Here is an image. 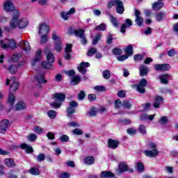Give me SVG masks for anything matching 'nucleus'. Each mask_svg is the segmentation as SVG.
<instances>
[{
    "label": "nucleus",
    "mask_w": 178,
    "mask_h": 178,
    "mask_svg": "<svg viewBox=\"0 0 178 178\" xmlns=\"http://www.w3.org/2000/svg\"><path fill=\"white\" fill-rule=\"evenodd\" d=\"M3 9L7 12H14V15L13 16V19L10 21V29L13 30V29H16L17 26V20L19 19V10H16L13 3L9 0H6L3 3Z\"/></svg>",
    "instance_id": "nucleus-1"
},
{
    "label": "nucleus",
    "mask_w": 178,
    "mask_h": 178,
    "mask_svg": "<svg viewBox=\"0 0 178 178\" xmlns=\"http://www.w3.org/2000/svg\"><path fill=\"white\" fill-rule=\"evenodd\" d=\"M44 55H46L47 60L42 63V66L44 69H52V63L55 62V56L51 49L47 48L44 49Z\"/></svg>",
    "instance_id": "nucleus-2"
},
{
    "label": "nucleus",
    "mask_w": 178,
    "mask_h": 178,
    "mask_svg": "<svg viewBox=\"0 0 178 178\" xmlns=\"http://www.w3.org/2000/svg\"><path fill=\"white\" fill-rule=\"evenodd\" d=\"M52 99H54V102L50 104L51 106L53 108H58L62 106V102L65 101L66 95L63 93H54L51 97Z\"/></svg>",
    "instance_id": "nucleus-3"
},
{
    "label": "nucleus",
    "mask_w": 178,
    "mask_h": 178,
    "mask_svg": "<svg viewBox=\"0 0 178 178\" xmlns=\"http://www.w3.org/2000/svg\"><path fill=\"white\" fill-rule=\"evenodd\" d=\"M0 45L2 49H15L16 48V42L13 39H5L0 41Z\"/></svg>",
    "instance_id": "nucleus-4"
},
{
    "label": "nucleus",
    "mask_w": 178,
    "mask_h": 178,
    "mask_svg": "<svg viewBox=\"0 0 178 178\" xmlns=\"http://www.w3.org/2000/svg\"><path fill=\"white\" fill-rule=\"evenodd\" d=\"M137 91L140 94H144L145 92V87H147V79H142L139 81V84L136 86Z\"/></svg>",
    "instance_id": "nucleus-5"
},
{
    "label": "nucleus",
    "mask_w": 178,
    "mask_h": 178,
    "mask_svg": "<svg viewBox=\"0 0 178 178\" xmlns=\"http://www.w3.org/2000/svg\"><path fill=\"white\" fill-rule=\"evenodd\" d=\"M134 15L136 16L135 22L136 24H138L139 27H141L143 26V22H144V19L143 17H141V12L137 9H135Z\"/></svg>",
    "instance_id": "nucleus-6"
},
{
    "label": "nucleus",
    "mask_w": 178,
    "mask_h": 178,
    "mask_svg": "<svg viewBox=\"0 0 178 178\" xmlns=\"http://www.w3.org/2000/svg\"><path fill=\"white\" fill-rule=\"evenodd\" d=\"M79 106L76 102L72 101L70 102L69 107L67 108V112L68 115H73L76 112V108Z\"/></svg>",
    "instance_id": "nucleus-7"
},
{
    "label": "nucleus",
    "mask_w": 178,
    "mask_h": 178,
    "mask_svg": "<svg viewBox=\"0 0 178 178\" xmlns=\"http://www.w3.org/2000/svg\"><path fill=\"white\" fill-rule=\"evenodd\" d=\"M144 154L145 156H148L149 158H155V156L159 155V151L156 149H153L152 150L147 149L145 150Z\"/></svg>",
    "instance_id": "nucleus-8"
},
{
    "label": "nucleus",
    "mask_w": 178,
    "mask_h": 178,
    "mask_svg": "<svg viewBox=\"0 0 178 178\" xmlns=\"http://www.w3.org/2000/svg\"><path fill=\"white\" fill-rule=\"evenodd\" d=\"M115 8L117 13H119V15H123V13L124 12V6H123L122 1L116 0Z\"/></svg>",
    "instance_id": "nucleus-9"
},
{
    "label": "nucleus",
    "mask_w": 178,
    "mask_h": 178,
    "mask_svg": "<svg viewBox=\"0 0 178 178\" xmlns=\"http://www.w3.org/2000/svg\"><path fill=\"white\" fill-rule=\"evenodd\" d=\"M86 67H90V63L87 62H83L80 63V65L77 67L78 71L81 74H86L87 73V70Z\"/></svg>",
    "instance_id": "nucleus-10"
},
{
    "label": "nucleus",
    "mask_w": 178,
    "mask_h": 178,
    "mask_svg": "<svg viewBox=\"0 0 178 178\" xmlns=\"http://www.w3.org/2000/svg\"><path fill=\"white\" fill-rule=\"evenodd\" d=\"M49 31V27L45 24H42L39 26V35H47Z\"/></svg>",
    "instance_id": "nucleus-11"
},
{
    "label": "nucleus",
    "mask_w": 178,
    "mask_h": 178,
    "mask_svg": "<svg viewBox=\"0 0 178 178\" xmlns=\"http://www.w3.org/2000/svg\"><path fill=\"white\" fill-rule=\"evenodd\" d=\"M9 127V121L3 120L0 122V133H6Z\"/></svg>",
    "instance_id": "nucleus-12"
},
{
    "label": "nucleus",
    "mask_w": 178,
    "mask_h": 178,
    "mask_svg": "<svg viewBox=\"0 0 178 178\" xmlns=\"http://www.w3.org/2000/svg\"><path fill=\"white\" fill-rule=\"evenodd\" d=\"M19 47L21 48V49H22L23 51H30V49H31V47H30V43H29V42L27 41H24V40H21L19 42Z\"/></svg>",
    "instance_id": "nucleus-13"
},
{
    "label": "nucleus",
    "mask_w": 178,
    "mask_h": 178,
    "mask_svg": "<svg viewBox=\"0 0 178 178\" xmlns=\"http://www.w3.org/2000/svg\"><path fill=\"white\" fill-rule=\"evenodd\" d=\"M131 26H133V22L130 19H127L125 20V23L121 26V28H120L121 33L124 34V33H126V29H129V27H130Z\"/></svg>",
    "instance_id": "nucleus-14"
},
{
    "label": "nucleus",
    "mask_w": 178,
    "mask_h": 178,
    "mask_svg": "<svg viewBox=\"0 0 178 178\" xmlns=\"http://www.w3.org/2000/svg\"><path fill=\"white\" fill-rule=\"evenodd\" d=\"M28 24L29 20L27 18H22L19 20V22L17 21L16 27H17L18 25L19 29H25V27H27Z\"/></svg>",
    "instance_id": "nucleus-15"
},
{
    "label": "nucleus",
    "mask_w": 178,
    "mask_h": 178,
    "mask_svg": "<svg viewBox=\"0 0 178 178\" xmlns=\"http://www.w3.org/2000/svg\"><path fill=\"white\" fill-rule=\"evenodd\" d=\"M162 102H163V98L160 96H156L154 98V102H153L154 108H159V105H161V104H162Z\"/></svg>",
    "instance_id": "nucleus-16"
},
{
    "label": "nucleus",
    "mask_w": 178,
    "mask_h": 178,
    "mask_svg": "<svg viewBox=\"0 0 178 178\" xmlns=\"http://www.w3.org/2000/svg\"><path fill=\"white\" fill-rule=\"evenodd\" d=\"M20 148L22 149H25V152L26 154H31L33 153V147L26 144V143H22L20 145Z\"/></svg>",
    "instance_id": "nucleus-17"
},
{
    "label": "nucleus",
    "mask_w": 178,
    "mask_h": 178,
    "mask_svg": "<svg viewBox=\"0 0 178 178\" xmlns=\"http://www.w3.org/2000/svg\"><path fill=\"white\" fill-rule=\"evenodd\" d=\"M119 145V141L115 140L113 139H110L108 142V148H113V149H116V147Z\"/></svg>",
    "instance_id": "nucleus-18"
},
{
    "label": "nucleus",
    "mask_w": 178,
    "mask_h": 178,
    "mask_svg": "<svg viewBox=\"0 0 178 178\" xmlns=\"http://www.w3.org/2000/svg\"><path fill=\"white\" fill-rule=\"evenodd\" d=\"M100 178H109L115 177V174H113L111 171H102L99 175Z\"/></svg>",
    "instance_id": "nucleus-19"
},
{
    "label": "nucleus",
    "mask_w": 178,
    "mask_h": 178,
    "mask_svg": "<svg viewBox=\"0 0 178 178\" xmlns=\"http://www.w3.org/2000/svg\"><path fill=\"white\" fill-rule=\"evenodd\" d=\"M169 79H170V75L168 74L159 76V80L162 84H168L169 83Z\"/></svg>",
    "instance_id": "nucleus-20"
},
{
    "label": "nucleus",
    "mask_w": 178,
    "mask_h": 178,
    "mask_svg": "<svg viewBox=\"0 0 178 178\" xmlns=\"http://www.w3.org/2000/svg\"><path fill=\"white\" fill-rule=\"evenodd\" d=\"M164 6L165 3L163 2H156L152 4V8L153 10H161Z\"/></svg>",
    "instance_id": "nucleus-21"
},
{
    "label": "nucleus",
    "mask_w": 178,
    "mask_h": 178,
    "mask_svg": "<svg viewBox=\"0 0 178 178\" xmlns=\"http://www.w3.org/2000/svg\"><path fill=\"white\" fill-rule=\"evenodd\" d=\"M140 76L143 77V76H147L148 74V67L145 65H141L139 68Z\"/></svg>",
    "instance_id": "nucleus-22"
},
{
    "label": "nucleus",
    "mask_w": 178,
    "mask_h": 178,
    "mask_svg": "<svg viewBox=\"0 0 178 178\" xmlns=\"http://www.w3.org/2000/svg\"><path fill=\"white\" fill-rule=\"evenodd\" d=\"M4 163L8 168H15L16 164H15V161L12 159H6L4 160Z\"/></svg>",
    "instance_id": "nucleus-23"
},
{
    "label": "nucleus",
    "mask_w": 178,
    "mask_h": 178,
    "mask_svg": "<svg viewBox=\"0 0 178 178\" xmlns=\"http://www.w3.org/2000/svg\"><path fill=\"white\" fill-rule=\"evenodd\" d=\"M98 112V110L95 107H91L90 110L88 111V116L90 118H94V116L97 115V113Z\"/></svg>",
    "instance_id": "nucleus-24"
},
{
    "label": "nucleus",
    "mask_w": 178,
    "mask_h": 178,
    "mask_svg": "<svg viewBox=\"0 0 178 178\" xmlns=\"http://www.w3.org/2000/svg\"><path fill=\"white\" fill-rule=\"evenodd\" d=\"M166 17V13L164 12H159L156 14V20L157 22H162Z\"/></svg>",
    "instance_id": "nucleus-25"
},
{
    "label": "nucleus",
    "mask_w": 178,
    "mask_h": 178,
    "mask_svg": "<svg viewBox=\"0 0 178 178\" xmlns=\"http://www.w3.org/2000/svg\"><path fill=\"white\" fill-rule=\"evenodd\" d=\"M155 118V114L148 115L147 114H142L140 115V120H154V118Z\"/></svg>",
    "instance_id": "nucleus-26"
},
{
    "label": "nucleus",
    "mask_w": 178,
    "mask_h": 178,
    "mask_svg": "<svg viewBox=\"0 0 178 178\" xmlns=\"http://www.w3.org/2000/svg\"><path fill=\"white\" fill-rule=\"evenodd\" d=\"M118 170L120 173H123V172H127L129 170V167L124 163H120L118 165Z\"/></svg>",
    "instance_id": "nucleus-27"
},
{
    "label": "nucleus",
    "mask_w": 178,
    "mask_h": 178,
    "mask_svg": "<svg viewBox=\"0 0 178 178\" xmlns=\"http://www.w3.org/2000/svg\"><path fill=\"white\" fill-rule=\"evenodd\" d=\"M41 56H42L41 49H38L36 52V56H35V59L33 60V61L32 63L33 66L35 65L36 62H38V61L41 60Z\"/></svg>",
    "instance_id": "nucleus-28"
},
{
    "label": "nucleus",
    "mask_w": 178,
    "mask_h": 178,
    "mask_svg": "<svg viewBox=\"0 0 178 178\" xmlns=\"http://www.w3.org/2000/svg\"><path fill=\"white\" fill-rule=\"evenodd\" d=\"M124 52L128 56H131L133 55V45L129 44L128 45L124 50Z\"/></svg>",
    "instance_id": "nucleus-29"
},
{
    "label": "nucleus",
    "mask_w": 178,
    "mask_h": 178,
    "mask_svg": "<svg viewBox=\"0 0 178 178\" xmlns=\"http://www.w3.org/2000/svg\"><path fill=\"white\" fill-rule=\"evenodd\" d=\"M81 81V78L79 76H74L73 78L71 79V84L72 86H77Z\"/></svg>",
    "instance_id": "nucleus-30"
},
{
    "label": "nucleus",
    "mask_w": 178,
    "mask_h": 178,
    "mask_svg": "<svg viewBox=\"0 0 178 178\" xmlns=\"http://www.w3.org/2000/svg\"><path fill=\"white\" fill-rule=\"evenodd\" d=\"M35 80L39 84H41V83H47V80H44V74H42L36 75Z\"/></svg>",
    "instance_id": "nucleus-31"
},
{
    "label": "nucleus",
    "mask_w": 178,
    "mask_h": 178,
    "mask_svg": "<svg viewBox=\"0 0 178 178\" xmlns=\"http://www.w3.org/2000/svg\"><path fill=\"white\" fill-rule=\"evenodd\" d=\"M101 37H102V33H99L95 35V36L93 38V40H92L93 45H97V44H98V42L99 41V40H101Z\"/></svg>",
    "instance_id": "nucleus-32"
},
{
    "label": "nucleus",
    "mask_w": 178,
    "mask_h": 178,
    "mask_svg": "<svg viewBox=\"0 0 178 178\" xmlns=\"http://www.w3.org/2000/svg\"><path fill=\"white\" fill-rule=\"evenodd\" d=\"M24 109H26V103L24 102H19L16 105V110L17 111H23Z\"/></svg>",
    "instance_id": "nucleus-33"
},
{
    "label": "nucleus",
    "mask_w": 178,
    "mask_h": 178,
    "mask_svg": "<svg viewBox=\"0 0 178 178\" xmlns=\"http://www.w3.org/2000/svg\"><path fill=\"white\" fill-rule=\"evenodd\" d=\"M111 22L114 27H119V24H120V22H119V20H118V19L113 16L111 17Z\"/></svg>",
    "instance_id": "nucleus-34"
},
{
    "label": "nucleus",
    "mask_w": 178,
    "mask_h": 178,
    "mask_svg": "<svg viewBox=\"0 0 178 178\" xmlns=\"http://www.w3.org/2000/svg\"><path fill=\"white\" fill-rule=\"evenodd\" d=\"M106 24H101L95 28L97 31H106Z\"/></svg>",
    "instance_id": "nucleus-35"
},
{
    "label": "nucleus",
    "mask_w": 178,
    "mask_h": 178,
    "mask_svg": "<svg viewBox=\"0 0 178 178\" xmlns=\"http://www.w3.org/2000/svg\"><path fill=\"white\" fill-rule=\"evenodd\" d=\"M95 159L92 156H88L84 160V163L86 165H92L94 163Z\"/></svg>",
    "instance_id": "nucleus-36"
},
{
    "label": "nucleus",
    "mask_w": 178,
    "mask_h": 178,
    "mask_svg": "<svg viewBox=\"0 0 178 178\" xmlns=\"http://www.w3.org/2000/svg\"><path fill=\"white\" fill-rule=\"evenodd\" d=\"M74 34L76 35V37H79V38H81L85 36L84 30H82V29H80L79 31L74 30Z\"/></svg>",
    "instance_id": "nucleus-37"
},
{
    "label": "nucleus",
    "mask_w": 178,
    "mask_h": 178,
    "mask_svg": "<svg viewBox=\"0 0 178 178\" xmlns=\"http://www.w3.org/2000/svg\"><path fill=\"white\" fill-rule=\"evenodd\" d=\"M51 37L54 41H55L56 42H60L61 38L58 35V34L56 33V31H54L51 33Z\"/></svg>",
    "instance_id": "nucleus-38"
},
{
    "label": "nucleus",
    "mask_w": 178,
    "mask_h": 178,
    "mask_svg": "<svg viewBox=\"0 0 178 178\" xmlns=\"http://www.w3.org/2000/svg\"><path fill=\"white\" fill-rule=\"evenodd\" d=\"M27 140L31 143H34L37 140V135L35 134H31L27 136Z\"/></svg>",
    "instance_id": "nucleus-39"
},
{
    "label": "nucleus",
    "mask_w": 178,
    "mask_h": 178,
    "mask_svg": "<svg viewBox=\"0 0 178 178\" xmlns=\"http://www.w3.org/2000/svg\"><path fill=\"white\" fill-rule=\"evenodd\" d=\"M136 169L138 172H140V173L144 172V164L141 162H138L136 163Z\"/></svg>",
    "instance_id": "nucleus-40"
},
{
    "label": "nucleus",
    "mask_w": 178,
    "mask_h": 178,
    "mask_svg": "<svg viewBox=\"0 0 178 178\" xmlns=\"http://www.w3.org/2000/svg\"><path fill=\"white\" fill-rule=\"evenodd\" d=\"M138 131L140 134H147V128L144 124H141L138 127Z\"/></svg>",
    "instance_id": "nucleus-41"
},
{
    "label": "nucleus",
    "mask_w": 178,
    "mask_h": 178,
    "mask_svg": "<svg viewBox=\"0 0 178 178\" xmlns=\"http://www.w3.org/2000/svg\"><path fill=\"white\" fill-rule=\"evenodd\" d=\"M102 76L104 79H106V80H108V79H111V72L109 70H106L103 71Z\"/></svg>",
    "instance_id": "nucleus-42"
},
{
    "label": "nucleus",
    "mask_w": 178,
    "mask_h": 178,
    "mask_svg": "<svg viewBox=\"0 0 178 178\" xmlns=\"http://www.w3.org/2000/svg\"><path fill=\"white\" fill-rule=\"evenodd\" d=\"M54 49L56 52H60V51L62 50V44L60 43V42L55 43Z\"/></svg>",
    "instance_id": "nucleus-43"
},
{
    "label": "nucleus",
    "mask_w": 178,
    "mask_h": 178,
    "mask_svg": "<svg viewBox=\"0 0 178 178\" xmlns=\"http://www.w3.org/2000/svg\"><path fill=\"white\" fill-rule=\"evenodd\" d=\"M131 102H129L128 100H124L122 102V106L125 108L126 109H130L131 108Z\"/></svg>",
    "instance_id": "nucleus-44"
},
{
    "label": "nucleus",
    "mask_w": 178,
    "mask_h": 178,
    "mask_svg": "<svg viewBox=\"0 0 178 178\" xmlns=\"http://www.w3.org/2000/svg\"><path fill=\"white\" fill-rule=\"evenodd\" d=\"M127 134H129V136H134L137 134V129L134 128H129L127 129Z\"/></svg>",
    "instance_id": "nucleus-45"
},
{
    "label": "nucleus",
    "mask_w": 178,
    "mask_h": 178,
    "mask_svg": "<svg viewBox=\"0 0 178 178\" xmlns=\"http://www.w3.org/2000/svg\"><path fill=\"white\" fill-rule=\"evenodd\" d=\"M19 86H20L19 82H14L10 87V91H16L19 88Z\"/></svg>",
    "instance_id": "nucleus-46"
},
{
    "label": "nucleus",
    "mask_w": 178,
    "mask_h": 178,
    "mask_svg": "<svg viewBox=\"0 0 178 178\" xmlns=\"http://www.w3.org/2000/svg\"><path fill=\"white\" fill-rule=\"evenodd\" d=\"M47 115L50 119H55L56 118V112L54 110L49 111Z\"/></svg>",
    "instance_id": "nucleus-47"
},
{
    "label": "nucleus",
    "mask_w": 178,
    "mask_h": 178,
    "mask_svg": "<svg viewBox=\"0 0 178 178\" xmlns=\"http://www.w3.org/2000/svg\"><path fill=\"white\" fill-rule=\"evenodd\" d=\"M123 106V103H122V100L118 99L115 102V109H119V108H122Z\"/></svg>",
    "instance_id": "nucleus-48"
},
{
    "label": "nucleus",
    "mask_w": 178,
    "mask_h": 178,
    "mask_svg": "<svg viewBox=\"0 0 178 178\" xmlns=\"http://www.w3.org/2000/svg\"><path fill=\"white\" fill-rule=\"evenodd\" d=\"M31 175H33L34 176H38L40 175V170L35 168H32L30 170Z\"/></svg>",
    "instance_id": "nucleus-49"
},
{
    "label": "nucleus",
    "mask_w": 178,
    "mask_h": 178,
    "mask_svg": "<svg viewBox=\"0 0 178 178\" xmlns=\"http://www.w3.org/2000/svg\"><path fill=\"white\" fill-rule=\"evenodd\" d=\"M33 131L37 134H42V131H44V129L40 127L35 126L33 127Z\"/></svg>",
    "instance_id": "nucleus-50"
},
{
    "label": "nucleus",
    "mask_w": 178,
    "mask_h": 178,
    "mask_svg": "<svg viewBox=\"0 0 178 178\" xmlns=\"http://www.w3.org/2000/svg\"><path fill=\"white\" fill-rule=\"evenodd\" d=\"M8 102L10 104L11 106H13V104H15V95L13 94L10 93L8 95Z\"/></svg>",
    "instance_id": "nucleus-51"
},
{
    "label": "nucleus",
    "mask_w": 178,
    "mask_h": 178,
    "mask_svg": "<svg viewBox=\"0 0 178 178\" xmlns=\"http://www.w3.org/2000/svg\"><path fill=\"white\" fill-rule=\"evenodd\" d=\"M36 159L38 162H42L45 161V154L40 153L38 156H36Z\"/></svg>",
    "instance_id": "nucleus-52"
},
{
    "label": "nucleus",
    "mask_w": 178,
    "mask_h": 178,
    "mask_svg": "<svg viewBox=\"0 0 178 178\" xmlns=\"http://www.w3.org/2000/svg\"><path fill=\"white\" fill-rule=\"evenodd\" d=\"M60 16L63 20H67L70 15H68L67 12L63 11L60 13Z\"/></svg>",
    "instance_id": "nucleus-53"
},
{
    "label": "nucleus",
    "mask_w": 178,
    "mask_h": 178,
    "mask_svg": "<svg viewBox=\"0 0 178 178\" xmlns=\"http://www.w3.org/2000/svg\"><path fill=\"white\" fill-rule=\"evenodd\" d=\"M61 143H69V136L67 135H63L60 137Z\"/></svg>",
    "instance_id": "nucleus-54"
},
{
    "label": "nucleus",
    "mask_w": 178,
    "mask_h": 178,
    "mask_svg": "<svg viewBox=\"0 0 178 178\" xmlns=\"http://www.w3.org/2000/svg\"><path fill=\"white\" fill-rule=\"evenodd\" d=\"M8 70L10 73H11L12 74H15V73L17 72V67L16 65H11L10 66Z\"/></svg>",
    "instance_id": "nucleus-55"
},
{
    "label": "nucleus",
    "mask_w": 178,
    "mask_h": 178,
    "mask_svg": "<svg viewBox=\"0 0 178 178\" xmlns=\"http://www.w3.org/2000/svg\"><path fill=\"white\" fill-rule=\"evenodd\" d=\"M159 124H166L168 123V117L163 116L160 118V120L159 121Z\"/></svg>",
    "instance_id": "nucleus-56"
},
{
    "label": "nucleus",
    "mask_w": 178,
    "mask_h": 178,
    "mask_svg": "<svg viewBox=\"0 0 178 178\" xmlns=\"http://www.w3.org/2000/svg\"><path fill=\"white\" fill-rule=\"evenodd\" d=\"M94 54H97V49L92 47L88 50L87 55L88 56H92Z\"/></svg>",
    "instance_id": "nucleus-57"
},
{
    "label": "nucleus",
    "mask_w": 178,
    "mask_h": 178,
    "mask_svg": "<svg viewBox=\"0 0 178 178\" xmlns=\"http://www.w3.org/2000/svg\"><path fill=\"white\" fill-rule=\"evenodd\" d=\"M85 97H86V92L81 90L78 95V99L79 101H83V99H84Z\"/></svg>",
    "instance_id": "nucleus-58"
},
{
    "label": "nucleus",
    "mask_w": 178,
    "mask_h": 178,
    "mask_svg": "<svg viewBox=\"0 0 178 178\" xmlns=\"http://www.w3.org/2000/svg\"><path fill=\"white\" fill-rule=\"evenodd\" d=\"M116 5V0H112L108 2L107 8L108 9H111L113 6Z\"/></svg>",
    "instance_id": "nucleus-59"
},
{
    "label": "nucleus",
    "mask_w": 178,
    "mask_h": 178,
    "mask_svg": "<svg viewBox=\"0 0 178 178\" xmlns=\"http://www.w3.org/2000/svg\"><path fill=\"white\" fill-rule=\"evenodd\" d=\"M112 41H113V36L112 34L109 33L108 35L106 38V44H112Z\"/></svg>",
    "instance_id": "nucleus-60"
},
{
    "label": "nucleus",
    "mask_w": 178,
    "mask_h": 178,
    "mask_svg": "<svg viewBox=\"0 0 178 178\" xmlns=\"http://www.w3.org/2000/svg\"><path fill=\"white\" fill-rule=\"evenodd\" d=\"M129 58V56L126 55H122L120 56L117 57L118 60H119L120 62H123V60H126V59H127Z\"/></svg>",
    "instance_id": "nucleus-61"
},
{
    "label": "nucleus",
    "mask_w": 178,
    "mask_h": 178,
    "mask_svg": "<svg viewBox=\"0 0 178 178\" xmlns=\"http://www.w3.org/2000/svg\"><path fill=\"white\" fill-rule=\"evenodd\" d=\"M113 52L114 55H122L123 51L119 48H115L113 49Z\"/></svg>",
    "instance_id": "nucleus-62"
},
{
    "label": "nucleus",
    "mask_w": 178,
    "mask_h": 178,
    "mask_svg": "<svg viewBox=\"0 0 178 178\" xmlns=\"http://www.w3.org/2000/svg\"><path fill=\"white\" fill-rule=\"evenodd\" d=\"M94 90L99 92L105 91V87L102 86H95Z\"/></svg>",
    "instance_id": "nucleus-63"
},
{
    "label": "nucleus",
    "mask_w": 178,
    "mask_h": 178,
    "mask_svg": "<svg viewBox=\"0 0 178 178\" xmlns=\"http://www.w3.org/2000/svg\"><path fill=\"white\" fill-rule=\"evenodd\" d=\"M72 48H73V46L72 44H66L65 52V53H70V52H72Z\"/></svg>",
    "instance_id": "nucleus-64"
}]
</instances>
